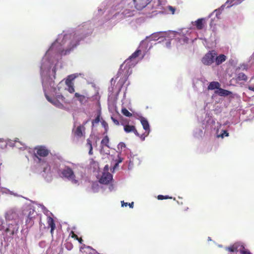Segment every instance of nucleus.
<instances>
[{"label": "nucleus", "instance_id": "1", "mask_svg": "<svg viewBox=\"0 0 254 254\" xmlns=\"http://www.w3.org/2000/svg\"><path fill=\"white\" fill-rule=\"evenodd\" d=\"M140 54L141 50H137L121 65L118 72V76L121 77L120 80L122 84L125 83L129 75L132 73L131 68L134 66L133 63H131L132 60L138 57Z\"/></svg>", "mask_w": 254, "mask_h": 254}, {"label": "nucleus", "instance_id": "2", "mask_svg": "<svg viewBox=\"0 0 254 254\" xmlns=\"http://www.w3.org/2000/svg\"><path fill=\"white\" fill-rule=\"evenodd\" d=\"M60 171L62 177L65 178L70 180L73 184H77L78 183V181L75 179L76 177L73 171L69 167L65 166Z\"/></svg>", "mask_w": 254, "mask_h": 254}, {"label": "nucleus", "instance_id": "3", "mask_svg": "<svg viewBox=\"0 0 254 254\" xmlns=\"http://www.w3.org/2000/svg\"><path fill=\"white\" fill-rule=\"evenodd\" d=\"M36 153L34 154V156L38 160V163H41L42 159L41 157H45L47 156L50 151L44 146H40L35 148Z\"/></svg>", "mask_w": 254, "mask_h": 254}, {"label": "nucleus", "instance_id": "4", "mask_svg": "<svg viewBox=\"0 0 254 254\" xmlns=\"http://www.w3.org/2000/svg\"><path fill=\"white\" fill-rule=\"evenodd\" d=\"M216 55V52L214 50L209 51L202 58L201 62L204 65H210L214 63Z\"/></svg>", "mask_w": 254, "mask_h": 254}, {"label": "nucleus", "instance_id": "5", "mask_svg": "<svg viewBox=\"0 0 254 254\" xmlns=\"http://www.w3.org/2000/svg\"><path fill=\"white\" fill-rule=\"evenodd\" d=\"M109 168L106 165L103 169L102 175L99 179V182L103 184H108L111 181V174L109 172Z\"/></svg>", "mask_w": 254, "mask_h": 254}, {"label": "nucleus", "instance_id": "6", "mask_svg": "<svg viewBox=\"0 0 254 254\" xmlns=\"http://www.w3.org/2000/svg\"><path fill=\"white\" fill-rule=\"evenodd\" d=\"M121 125L124 126V131L127 133L133 132L137 136L139 137L142 140H144L145 138V133L142 134H139L136 130L135 127L133 125H129L128 124L124 125L123 123H121Z\"/></svg>", "mask_w": 254, "mask_h": 254}, {"label": "nucleus", "instance_id": "7", "mask_svg": "<svg viewBox=\"0 0 254 254\" xmlns=\"http://www.w3.org/2000/svg\"><path fill=\"white\" fill-rule=\"evenodd\" d=\"M28 211V213L27 216L25 223L26 225L29 227H31L34 224V220L37 216V213L35 210L32 208H30Z\"/></svg>", "mask_w": 254, "mask_h": 254}, {"label": "nucleus", "instance_id": "8", "mask_svg": "<svg viewBox=\"0 0 254 254\" xmlns=\"http://www.w3.org/2000/svg\"><path fill=\"white\" fill-rule=\"evenodd\" d=\"M109 138L108 136H105L103 138V139L101 141V152L107 155H109L110 154V147L109 145Z\"/></svg>", "mask_w": 254, "mask_h": 254}, {"label": "nucleus", "instance_id": "9", "mask_svg": "<svg viewBox=\"0 0 254 254\" xmlns=\"http://www.w3.org/2000/svg\"><path fill=\"white\" fill-rule=\"evenodd\" d=\"M75 77L73 75H69L65 81V84L68 87L67 91L70 93H72L74 92V84L72 82V80H74Z\"/></svg>", "mask_w": 254, "mask_h": 254}, {"label": "nucleus", "instance_id": "10", "mask_svg": "<svg viewBox=\"0 0 254 254\" xmlns=\"http://www.w3.org/2000/svg\"><path fill=\"white\" fill-rule=\"evenodd\" d=\"M120 153L116 151L115 154L114 155V158H113L112 160L115 161V163L112 168L113 171L116 170L118 167L119 164L123 161V158L120 156Z\"/></svg>", "mask_w": 254, "mask_h": 254}, {"label": "nucleus", "instance_id": "11", "mask_svg": "<svg viewBox=\"0 0 254 254\" xmlns=\"http://www.w3.org/2000/svg\"><path fill=\"white\" fill-rule=\"evenodd\" d=\"M140 121L141 122V124L143 127V128L145 130L146 132L147 133L146 134H145V137L147 136L150 132V127H149V125L148 123V121L144 117H141L140 119Z\"/></svg>", "mask_w": 254, "mask_h": 254}, {"label": "nucleus", "instance_id": "12", "mask_svg": "<svg viewBox=\"0 0 254 254\" xmlns=\"http://www.w3.org/2000/svg\"><path fill=\"white\" fill-rule=\"evenodd\" d=\"M87 123L85 122L82 125H80L77 127V128L75 129V130L73 131L74 134L75 136L78 137H81L83 135V131H84L85 130V127L84 125Z\"/></svg>", "mask_w": 254, "mask_h": 254}, {"label": "nucleus", "instance_id": "13", "mask_svg": "<svg viewBox=\"0 0 254 254\" xmlns=\"http://www.w3.org/2000/svg\"><path fill=\"white\" fill-rule=\"evenodd\" d=\"M46 98L47 100L53 104L55 106L60 108H62L64 107V105L62 103H61L58 99H56L55 98H52L50 97L48 95L46 94H45Z\"/></svg>", "mask_w": 254, "mask_h": 254}, {"label": "nucleus", "instance_id": "14", "mask_svg": "<svg viewBox=\"0 0 254 254\" xmlns=\"http://www.w3.org/2000/svg\"><path fill=\"white\" fill-rule=\"evenodd\" d=\"M47 223L48 224V226L51 228L50 232L52 235H53L54 231L56 228V225L55 223V221L53 218L49 216L47 218Z\"/></svg>", "mask_w": 254, "mask_h": 254}, {"label": "nucleus", "instance_id": "15", "mask_svg": "<svg viewBox=\"0 0 254 254\" xmlns=\"http://www.w3.org/2000/svg\"><path fill=\"white\" fill-rule=\"evenodd\" d=\"M227 59V57L225 55L223 54H221L217 57H215V64L216 65H218L223 62H224Z\"/></svg>", "mask_w": 254, "mask_h": 254}, {"label": "nucleus", "instance_id": "16", "mask_svg": "<svg viewBox=\"0 0 254 254\" xmlns=\"http://www.w3.org/2000/svg\"><path fill=\"white\" fill-rule=\"evenodd\" d=\"M241 245V244L240 243H235L231 247H229L228 248H227V250L230 252H238L239 251Z\"/></svg>", "mask_w": 254, "mask_h": 254}, {"label": "nucleus", "instance_id": "17", "mask_svg": "<svg viewBox=\"0 0 254 254\" xmlns=\"http://www.w3.org/2000/svg\"><path fill=\"white\" fill-rule=\"evenodd\" d=\"M204 18H199L195 21V25L196 26L197 29L201 30L203 29L204 27Z\"/></svg>", "mask_w": 254, "mask_h": 254}, {"label": "nucleus", "instance_id": "18", "mask_svg": "<svg viewBox=\"0 0 254 254\" xmlns=\"http://www.w3.org/2000/svg\"><path fill=\"white\" fill-rule=\"evenodd\" d=\"M220 88V84L219 82L216 81H213L210 83L209 85L208 86V90H214L215 89H218Z\"/></svg>", "mask_w": 254, "mask_h": 254}, {"label": "nucleus", "instance_id": "19", "mask_svg": "<svg viewBox=\"0 0 254 254\" xmlns=\"http://www.w3.org/2000/svg\"><path fill=\"white\" fill-rule=\"evenodd\" d=\"M12 224H10L8 225V227L5 229V232L6 233H9L10 235H13L16 231H17L18 228L16 229L13 227Z\"/></svg>", "mask_w": 254, "mask_h": 254}, {"label": "nucleus", "instance_id": "20", "mask_svg": "<svg viewBox=\"0 0 254 254\" xmlns=\"http://www.w3.org/2000/svg\"><path fill=\"white\" fill-rule=\"evenodd\" d=\"M248 79L247 76L243 72H240L237 73L236 76V80L238 81H246Z\"/></svg>", "mask_w": 254, "mask_h": 254}, {"label": "nucleus", "instance_id": "21", "mask_svg": "<svg viewBox=\"0 0 254 254\" xmlns=\"http://www.w3.org/2000/svg\"><path fill=\"white\" fill-rule=\"evenodd\" d=\"M216 93H218L220 96H229L232 94L231 91L222 88H219V90L217 91Z\"/></svg>", "mask_w": 254, "mask_h": 254}, {"label": "nucleus", "instance_id": "22", "mask_svg": "<svg viewBox=\"0 0 254 254\" xmlns=\"http://www.w3.org/2000/svg\"><path fill=\"white\" fill-rule=\"evenodd\" d=\"M178 39L181 44L188 43L189 41V38L184 35L181 36V37H178Z\"/></svg>", "mask_w": 254, "mask_h": 254}, {"label": "nucleus", "instance_id": "23", "mask_svg": "<svg viewBox=\"0 0 254 254\" xmlns=\"http://www.w3.org/2000/svg\"><path fill=\"white\" fill-rule=\"evenodd\" d=\"M74 96L77 98L78 100L81 103H83L86 101L85 97L84 95L79 94L78 93H75L74 94Z\"/></svg>", "mask_w": 254, "mask_h": 254}, {"label": "nucleus", "instance_id": "24", "mask_svg": "<svg viewBox=\"0 0 254 254\" xmlns=\"http://www.w3.org/2000/svg\"><path fill=\"white\" fill-rule=\"evenodd\" d=\"M90 165L91 168H93L94 171H98L99 168L98 163L94 160L91 161Z\"/></svg>", "mask_w": 254, "mask_h": 254}, {"label": "nucleus", "instance_id": "25", "mask_svg": "<svg viewBox=\"0 0 254 254\" xmlns=\"http://www.w3.org/2000/svg\"><path fill=\"white\" fill-rule=\"evenodd\" d=\"M239 252L241 254H251V252L248 250L246 249L242 244L241 245Z\"/></svg>", "mask_w": 254, "mask_h": 254}, {"label": "nucleus", "instance_id": "26", "mask_svg": "<svg viewBox=\"0 0 254 254\" xmlns=\"http://www.w3.org/2000/svg\"><path fill=\"white\" fill-rule=\"evenodd\" d=\"M122 113L125 116L130 117L132 116V114L130 113L126 108H123L122 109Z\"/></svg>", "mask_w": 254, "mask_h": 254}, {"label": "nucleus", "instance_id": "27", "mask_svg": "<svg viewBox=\"0 0 254 254\" xmlns=\"http://www.w3.org/2000/svg\"><path fill=\"white\" fill-rule=\"evenodd\" d=\"M121 202H122V206H123V207L127 206H127H129L130 208L133 207V205H134L133 202H132L131 203H128L127 202H125L124 201H122Z\"/></svg>", "mask_w": 254, "mask_h": 254}, {"label": "nucleus", "instance_id": "28", "mask_svg": "<svg viewBox=\"0 0 254 254\" xmlns=\"http://www.w3.org/2000/svg\"><path fill=\"white\" fill-rule=\"evenodd\" d=\"M100 121V115L99 114L97 116V117L93 120L92 121V125L94 126L95 124H98Z\"/></svg>", "mask_w": 254, "mask_h": 254}, {"label": "nucleus", "instance_id": "29", "mask_svg": "<svg viewBox=\"0 0 254 254\" xmlns=\"http://www.w3.org/2000/svg\"><path fill=\"white\" fill-rule=\"evenodd\" d=\"M157 198L159 200H163V199H168V198H172V197H169L168 195H158L157 196Z\"/></svg>", "mask_w": 254, "mask_h": 254}, {"label": "nucleus", "instance_id": "30", "mask_svg": "<svg viewBox=\"0 0 254 254\" xmlns=\"http://www.w3.org/2000/svg\"><path fill=\"white\" fill-rule=\"evenodd\" d=\"M133 2H134V4L135 5V7L138 9H141L143 7H145L146 5L145 3L144 5H143L142 6L138 5V4L136 3V0H133Z\"/></svg>", "mask_w": 254, "mask_h": 254}, {"label": "nucleus", "instance_id": "31", "mask_svg": "<svg viewBox=\"0 0 254 254\" xmlns=\"http://www.w3.org/2000/svg\"><path fill=\"white\" fill-rule=\"evenodd\" d=\"M87 144H88L90 146V150H89V153L90 154H92V147L91 141L89 139H87Z\"/></svg>", "mask_w": 254, "mask_h": 254}, {"label": "nucleus", "instance_id": "32", "mask_svg": "<svg viewBox=\"0 0 254 254\" xmlns=\"http://www.w3.org/2000/svg\"><path fill=\"white\" fill-rule=\"evenodd\" d=\"M168 8L171 11L172 14H174L175 11L176 10L175 8L173 7L172 6H168Z\"/></svg>", "mask_w": 254, "mask_h": 254}, {"label": "nucleus", "instance_id": "33", "mask_svg": "<svg viewBox=\"0 0 254 254\" xmlns=\"http://www.w3.org/2000/svg\"><path fill=\"white\" fill-rule=\"evenodd\" d=\"M56 99L61 100L62 101H64V97L62 95H58L57 96V98Z\"/></svg>", "mask_w": 254, "mask_h": 254}, {"label": "nucleus", "instance_id": "34", "mask_svg": "<svg viewBox=\"0 0 254 254\" xmlns=\"http://www.w3.org/2000/svg\"><path fill=\"white\" fill-rule=\"evenodd\" d=\"M229 135L228 132L226 130H223V132L221 134V136L223 138L224 136H228Z\"/></svg>", "mask_w": 254, "mask_h": 254}, {"label": "nucleus", "instance_id": "35", "mask_svg": "<svg viewBox=\"0 0 254 254\" xmlns=\"http://www.w3.org/2000/svg\"><path fill=\"white\" fill-rule=\"evenodd\" d=\"M66 248L68 250H71L73 248V246L71 243L67 244Z\"/></svg>", "mask_w": 254, "mask_h": 254}, {"label": "nucleus", "instance_id": "36", "mask_svg": "<svg viewBox=\"0 0 254 254\" xmlns=\"http://www.w3.org/2000/svg\"><path fill=\"white\" fill-rule=\"evenodd\" d=\"M71 237L72 238H74L76 240L78 239V236L77 235H76L75 234H74L73 231L71 232Z\"/></svg>", "mask_w": 254, "mask_h": 254}, {"label": "nucleus", "instance_id": "37", "mask_svg": "<svg viewBox=\"0 0 254 254\" xmlns=\"http://www.w3.org/2000/svg\"><path fill=\"white\" fill-rule=\"evenodd\" d=\"M112 121L117 126H119L120 125L119 122L117 120L113 118H112Z\"/></svg>", "mask_w": 254, "mask_h": 254}, {"label": "nucleus", "instance_id": "38", "mask_svg": "<svg viewBox=\"0 0 254 254\" xmlns=\"http://www.w3.org/2000/svg\"><path fill=\"white\" fill-rule=\"evenodd\" d=\"M231 2L233 3V4H237L240 2H241V0H230Z\"/></svg>", "mask_w": 254, "mask_h": 254}, {"label": "nucleus", "instance_id": "39", "mask_svg": "<svg viewBox=\"0 0 254 254\" xmlns=\"http://www.w3.org/2000/svg\"><path fill=\"white\" fill-rule=\"evenodd\" d=\"M118 146L119 148L121 147V148H122L123 147L125 148L126 145L124 143L121 142L119 144Z\"/></svg>", "mask_w": 254, "mask_h": 254}, {"label": "nucleus", "instance_id": "40", "mask_svg": "<svg viewBox=\"0 0 254 254\" xmlns=\"http://www.w3.org/2000/svg\"><path fill=\"white\" fill-rule=\"evenodd\" d=\"M77 240L79 242L80 244H82L83 242V240L81 238H78V239H77Z\"/></svg>", "mask_w": 254, "mask_h": 254}, {"label": "nucleus", "instance_id": "41", "mask_svg": "<svg viewBox=\"0 0 254 254\" xmlns=\"http://www.w3.org/2000/svg\"><path fill=\"white\" fill-rule=\"evenodd\" d=\"M249 89L254 92V86H249Z\"/></svg>", "mask_w": 254, "mask_h": 254}, {"label": "nucleus", "instance_id": "42", "mask_svg": "<svg viewBox=\"0 0 254 254\" xmlns=\"http://www.w3.org/2000/svg\"><path fill=\"white\" fill-rule=\"evenodd\" d=\"M2 221L0 220V230L2 229Z\"/></svg>", "mask_w": 254, "mask_h": 254}]
</instances>
